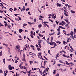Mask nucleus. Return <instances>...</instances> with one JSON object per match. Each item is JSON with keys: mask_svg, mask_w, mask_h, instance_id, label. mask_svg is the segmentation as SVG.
<instances>
[{"mask_svg": "<svg viewBox=\"0 0 76 76\" xmlns=\"http://www.w3.org/2000/svg\"><path fill=\"white\" fill-rule=\"evenodd\" d=\"M33 35H34V36L35 35V32H34V33H33Z\"/></svg>", "mask_w": 76, "mask_h": 76, "instance_id": "obj_62", "label": "nucleus"}, {"mask_svg": "<svg viewBox=\"0 0 76 76\" xmlns=\"http://www.w3.org/2000/svg\"><path fill=\"white\" fill-rule=\"evenodd\" d=\"M76 37V35H74L73 37H72L73 39H74V38Z\"/></svg>", "mask_w": 76, "mask_h": 76, "instance_id": "obj_43", "label": "nucleus"}, {"mask_svg": "<svg viewBox=\"0 0 76 76\" xmlns=\"http://www.w3.org/2000/svg\"><path fill=\"white\" fill-rule=\"evenodd\" d=\"M55 22L56 23V24H57V25H58V23H59V21L58 22H57V21H55Z\"/></svg>", "mask_w": 76, "mask_h": 76, "instance_id": "obj_23", "label": "nucleus"}, {"mask_svg": "<svg viewBox=\"0 0 76 76\" xmlns=\"http://www.w3.org/2000/svg\"><path fill=\"white\" fill-rule=\"evenodd\" d=\"M38 43L39 44H41V42L40 41H39V40H38Z\"/></svg>", "mask_w": 76, "mask_h": 76, "instance_id": "obj_44", "label": "nucleus"}, {"mask_svg": "<svg viewBox=\"0 0 76 76\" xmlns=\"http://www.w3.org/2000/svg\"><path fill=\"white\" fill-rule=\"evenodd\" d=\"M4 15H5V16H6V17H7V18H8V19H10V20H11V21H12V22H14V21H13V20L12 19H10V18H9V17L7 16L6 15H4Z\"/></svg>", "mask_w": 76, "mask_h": 76, "instance_id": "obj_6", "label": "nucleus"}, {"mask_svg": "<svg viewBox=\"0 0 76 76\" xmlns=\"http://www.w3.org/2000/svg\"><path fill=\"white\" fill-rule=\"evenodd\" d=\"M57 30L58 31L60 32V28H58V29H57Z\"/></svg>", "mask_w": 76, "mask_h": 76, "instance_id": "obj_19", "label": "nucleus"}, {"mask_svg": "<svg viewBox=\"0 0 76 76\" xmlns=\"http://www.w3.org/2000/svg\"><path fill=\"white\" fill-rule=\"evenodd\" d=\"M28 15H31V13L30 12H28Z\"/></svg>", "mask_w": 76, "mask_h": 76, "instance_id": "obj_34", "label": "nucleus"}, {"mask_svg": "<svg viewBox=\"0 0 76 76\" xmlns=\"http://www.w3.org/2000/svg\"><path fill=\"white\" fill-rule=\"evenodd\" d=\"M60 34V31H58V33L57 34L58 35H59Z\"/></svg>", "mask_w": 76, "mask_h": 76, "instance_id": "obj_32", "label": "nucleus"}, {"mask_svg": "<svg viewBox=\"0 0 76 76\" xmlns=\"http://www.w3.org/2000/svg\"><path fill=\"white\" fill-rule=\"evenodd\" d=\"M61 22L63 24H66V22H64L63 21H62Z\"/></svg>", "mask_w": 76, "mask_h": 76, "instance_id": "obj_29", "label": "nucleus"}, {"mask_svg": "<svg viewBox=\"0 0 76 76\" xmlns=\"http://www.w3.org/2000/svg\"><path fill=\"white\" fill-rule=\"evenodd\" d=\"M55 34V33H53L52 34H49V35H50V36H51V35H54V34Z\"/></svg>", "mask_w": 76, "mask_h": 76, "instance_id": "obj_12", "label": "nucleus"}, {"mask_svg": "<svg viewBox=\"0 0 76 76\" xmlns=\"http://www.w3.org/2000/svg\"><path fill=\"white\" fill-rule=\"evenodd\" d=\"M27 22L28 23V24H29V25H32V23L28 22Z\"/></svg>", "mask_w": 76, "mask_h": 76, "instance_id": "obj_31", "label": "nucleus"}, {"mask_svg": "<svg viewBox=\"0 0 76 76\" xmlns=\"http://www.w3.org/2000/svg\"><path fill=\"white\" fill-rule=\"evenodd\" d=\"M30 47H33L34 48V46L32 45H31Z\"/></svg>", "mask_w": 76, "mask_h": 76, "instance_id": "obj_51", "label": "nucleus"}, {"mask_svg": "<svg viewBox=\"0 0 76 76\" xmlns=\"http://www.w3.org/2000/svg\"><path fill=\"white\" fill-rule=\"evenodd\" d=\"M8 67L10 70H12V66H11V65H9Z\"/></svg>", "mask_w": 76, "mask_h": 76, "instance_id": "obj_5", "label": "nucleus"}, {"mask_svg": "<svg viewBox=\"0 0 76 76\" xmlns=\"http://www.w3.org/2000/svg\"><path fill=\"white\" fill-rule=\"evenodd\" d=\"M3 62L4 63V64H5V58H4L3 60Z\"/></svg>", "mask_w": 76, "mask_h": 76, "instance_id": "obj_25", "label": "nucleus"}, {"mask_svg": "<svg viewBox=\"0 0 76 76\" xmlns=\"http://www.w3.org/2000/svg\"><path fill=\"white\" fill-rule=\"evenodd\" d=\"M66 64L68 65V66H70V64H72V65H74V64H73V63L72 62H71L70 63L67 64Z\"/></svg>", "mask_w": 76, "mask_h": 76, "instance_id": "obj_4", "label": "nucleus"}, {"mask_svg": "<svg viewBox=\"0 0 76 76\" xmlns=\"http://www.w3.org/2000/svg\"><path fill=\"white\" fill-rule=\"evenodd\" d=\"M65 63H66V64H68L69 63H68V62L67 61H66Z\"/></svg>", "mask_w": 76, "mask_h": 76, "instance_id": "obj_55", "label": "nucleus"}, {"mask_svg": "<svg viewBox=\"0 0 76 76\" xmlns=\"http://www.w3.org/2000/svg\"><path fill=\"white\" fill-rule=\"evenodd\" d=\"M56 70H53V74H56Z\"/></svg>", "mask_w": 76, "mask_h": 76, "instance_id": "obj_15", "label": "nucleus"}, {"mask_svg": "<svg viewBox=\"0 0 76 76\" xmlns=\"http://www.w3.org/2000/svg\"><path fill=\"white\" fill-rule=\"evenodd\" d=\"M30 37H31V38H34V36L31 34L30 35Z\"/></svg>", "mask_w": 76, "mask_h": 76, "instance_id": "obj_40", "label": "nucleus"}, {"mask_svg": "<svg viewBox=\"0 0 76 76\" xmlns=\"http://www.w3.org/2000/svg\"><path fill=\"white\" fill-rule=\"evenodd\" d=\"M46 72H47V71H46L45 70H44V71L42 73L43 74H44V73H46Z\"/></svg>", "mask_w": 76, "mask_h": 76, "instance_id": "obj_14", "label": "nucleus"}, {"mask_svg": "<svg viewBox=\"0 0 76 76\" xmlns=\"http://www.w3.org/2000/svg\"><path fill=\"white\" fill-rule=\"evenodd\" d=\"M43 23H48V22L44 21L43 22Z\"/></svg>", "mask_w": 76, "mask_h": 76, "instance_id": "obj_35", "label": "nucleus"}, {"mask_svg": "<svg viewBox=\"0 0 76 76\" xmlns=\"http://www.w3.org/2000/svg\"><path fill=\"white\" fill-rule=\"evenodd\" d=\"M68 8H69V7H72V6L69 5L68 6Z\"/></svg>", "mask_w": 76, "mask_h": 76, "instance_id": "obj_38", "label": "nucleus"}, {"mask_svg": "<svg viewBox=\"0 0 76 76\" xmlns=\"http://www.w3.org/2000/svg\"><path fill=\"white\" fill-rule=\"evenodd\" d=\"M56 15H55V16L53 18L54 19H56Z\"/></svg>", "mask_w": 76, "mask_h": 76, "instance_id": "obj_58", "label": "nucleus"}, {"mask_svg": "<svg viewBox=\"0 0 76 76\" xmlns=\"http://www.w3.org/2000/svg\"><path fill=\"white\" fill-rule=\"evenodd\" d=\"M47 63V61H44V67L43 68H45V63Z\"/></svg>", "mask_w": 76, "mask_h": 76, "instance_id": "obj_3", "label": "nucleus"}, {"mask_svg": "<svg viewBox=\"0 0 76 76\" xmlns=\"http://www.w3.org/2000/svg\"><path fill=\"white\" fill-rule=\"evenodd\" d=\"M25 60V58H24L22 59L23 61H24Z\"/></svg>", "mask_w": 76, "mask_h": 76, "instance_id": "obj_50", "label": "nucleus"}, {"mask_svg": "<svg viewBox=\"0 0 76 76\" xmlns=\"http://www.w3.org/2000/svg\"><path fill=\"white\" fill-rule=\"evenodd\" d=\"M59 76V74L58 73L56 74V76Z\"/></svg>", "mask_w": 76, "mask_h": 76, "instance_id": "obj_64", "label": "nucleus"}, {"mask_svg": "<svg viewBox=\"0 0 76 76\" xmlns=\"http://www.w3.org/2000/svg\"><path fill=\"white\" fill-rule=\"evenodd\" d=\"M40 56H41V58H40L41 59H42V60H45V59H44L43 58H42V56L41 55Z\"/></svg>", "mask_w": 76, "mask_h": 76, "instance_id": "obj_22", "label": "nucleus"}, {"mask_svg": "<svg viewBox=\"0 0 76 76\" xmlns=\"http://www.w3.org/2000/svg\"><path fill=\"white\" fill-rule=\"evenodd\" d=\"M59 62H60V63H63V62L61 60L59 61Z\"/></svg>", "mask_w": 76, "mask_h": 76, "instance_id": "obj_48", "label": "nucleus"}, {"mask_svg": "<svg viewBox=\"0 0 76 76\" xmlns=\"http://www.w3.org/2000/svg\"><path fill=\"white\" fill-rule=\"evenodd\" d=\"M64 14L65 16H68V12H67V11H66V10H64Z\"/></svg>", "mask_w": 76, "mask_h": 76, "instance_id": "obj_1", "label": "nucleus"}, {"mask_svg": "<svg viewBox=\"0 0 76 76\" xmlns=\"http://www.w3.org/2000/svg\"><path fill=\"white\" fill-rule=\"evenodd\" d=\"M38 45H39L40 48H41L42 47H41V45L40 44H38Z\"/></svg>", "mask_w": 76, "mask_h": 76, "instance_id": "obj_36", "label": "nucleus"}, {"mask_svg": "<svg viewBox=\"0 0 76 76\" xmlns=\"http://www.w3.org/2000/svg\"><path fill=\"white\" fill-rule=\"evenodd\" d=\"M66 42H65V41H63V44L64 45H65L66 44Z\"/></svg>", "mask_w": 76, "mask_h": 76, "instance_id": "obj_24", "label": "nucleus"}, {"mask_svg": "<svg viewBox=\"0 0 76 76\" xmlns=\"http://www.w3.org/2000/svg\"><path fill=\"white\" fill-rule=\"evenodd\" d=\"M37 50H38L39 51V50H40V48H37Z\"/></svg>", "mask_w": 76, "mask_h": 76, "instance_id": "obj_59", "label": "nucleus"}, {"mask_svg": "<svg viewBox=\"0 0 76 76\" xmlns=\"http://www.w3.org/2000/svg\"><path fill=\"white\" fill-rule=\"evenodd\" d=\"M69 26V24H67L65 25V26L66 27H67V26Z\"/></svg>", "mask_w": 76, "mask_h": 76, "instance_id": "obj_54", "label": "nucleus"}, {"mask_svg": "<svg viewBox=\"0 0 76 76\" xmlns=\"http://www.w3.org/2000/svg\"><path fill=\"white\" fill-rule=\"evenodd\" d=\"M36 47H37V48H38V45H36Z\"/></svg>", "mask_w": 76, "mask_h": 76, "instance_id": "obj_60", "label": "nucleus"}, {"mask_svg": "<svg viewBox=\"0 0 76 76\" xmlns=\"http://www.w3.org/2000/svg\"><path fill=\"white\" fill-rule=\"evenodd\" d=\"M42 26V25L41 24H39L38 25V27L39 28H41Z\"/></svg>", "mask_w": 76, "mask_h": 76, "instance_id": "obj_16", "label": "nucleus"}, {"mask_svg": "<svg viewBox=\"0 0 76 76\" xmlns=\"http://www.w3.org/2000/svg\"><path fill=\"white\" fill-rule=\"evenodd\" d=\"M6 71L4 72V76H6V75H7V74L6 73Z\"/></svg>", "mask_w": 76, "mask_h": 76, "instance_id": "obj_30", "label": "nucleus"}, {"mask_svg": "<svg viewBox=\"0 0 76 76\" xmlns=\"http://www.w3.org/2000/svg\"><path fill=\"white\" fill-rule=\"evenodd\" d=\"M45 70L47 72H48V69L47 68H46Z\"/></svg>", "mask_w": 76, "mask_h": 76, "instance_id": "obj_52", "label": "nucleus"}, {"mask_svg": "<svg viewBox=\"0 0 76 76\" xmlns=\"http://www.w3.org/2000/svg\"><path fill=\"white\" fill-rule=\"evenodd\" d=\"M7 26L9 29H11V28H10V26L7 25Z\"/></svg>", "mask_w": 76, "mask_h": 76, "instance_id": "obj_47", "label": "nucleus"}, {"mask_svg": "<svg viewBox=\"0 0 76 76\" xmlns=\"http://www.w3.org/2000/svg\"><path fill=\"white\" fill-rule=\"evenodd\" d=\"M73 31H71L70 32V35H73Z\"/></svg>", "mask_w": 76, "mask_h": 76, "instance_id": "obj_27", "label": "nucleus"}, {"mask_svg": "<svg viewBox=\"0 0 76 76\" xmlns=\"http://www.w3.org/2000/svg\"><path fill=\"white\" fill-rule=\"evenodd\" d=\"M19 32L20 33H22V29H20L19 30Z\"/></svg>", "mask_w": 76, "mask_h": 76, "instance_id": "obj_11", "label": "nucleus"}, {"mask_svg": "<svg viewBox=\"0 0 76 76\" xmlns=\"http://www.w3.org/2000/svg\"><path fill=\"white\" fill-rule=\"evenodd\" d=\"M38 35L39 37H44V35H41V34L39 33L38 34Z\"/></svg>", "mask_w": 76, "mask_h": 76, "instance_id": "obj_8", "label": "nucleus"}, {"mask_svg": "<svg viewBox=\"0 0 76 76\" xmlns=\"http://www.w3.org/2000/svg\"><path fill=\"white\" fill-rule=\"evenodd\" d=\"M16 47L17 50H19V49H20V46H19V45H17Z\"/></svg>", "mask_w": 76, "mask_h": 76, "instance_id": "obj_2", "label": "nucleus"}, {"mask_svg": "<svg viewBox=\"0 0 76 76\" xmlns=\"http://www.w3.org/2000/svg\"><path fill=\"white\" fill-rule=\"evenodd\" d=\"M59 28H61V29H63V27L61 26H59Z\"/></svg>", "mask_w": 76, "mask_h": 76, "instance_id": "obj_39", "label": "nucleus"}, {"mask_svg": "<svg viewBox=\"0 0 76 76\" xmlns=\"http://www.w3.org/2000/svg\"><path fill=\"white\" fill-rule=\"evenodd\" d=\"M64 20H65V21L66 22V23H68V20H67V19L66 20L64 19Z\"/></svg>", "mask_w": 76, "mask_h": 76, "instance_id": "obj_17", "label": "nucleus"}, {"mask_svg": "<svg viewBox=\"0 0 76 76\" xmlns=\"http://www.w3.org/2000/svg\"><path fill=\"white\" fill-rule=\"evenodd\" d=\"M42 39H45V41H46V39H45V37H44H44L43 38H42Z\"/></svg>", "mask_w": 76, "mask_h": 76, "instance_id": "obj_33", "label": "nucleus"}, {"mask_svg": "<svg viewBox=\"0 0 76 76\" xmlns=\"http://www.w3.org/2000/svg\"><path fill=\"white\" fill-rule=\"evenodd\" d=\"M49 20H50V21L51 22H53V23L54 22V21H53V20H52L50 19H49Z\"/></svg>", "mask_w": 76, "mask_h": 76, "instance_id": "obj_21", "label": "nucleus"}, {"mask_svg": "<svg viewBox=\"0 0 76 76\" xmlns=\"http://www.w3.org/2000/svg\"><path fill=\"white\" fill-rule=\"evenodd\" d=\"M63 8L65 9V10H67V8H66V7H63Z\"/></svg>", "mask_w": 76, "mask_h": 76, "instance_id": "obj_37", "label": "nucleus"}, {"mask_svg": "<svg viewBox=\"0 0 76 76\" xmlns=\"http://www.w3.org/2000/svg\"><path fill=\"white\" fill-rule=\"evenodd\" d=\"M43 25H44V26L45 27H46V26H47V24L45 23H44Z\"/></svg>", "mask_w": 76, "mask_h": 76, "instance_id": "obj_20", "label": "nucleus"}, {"mask_svg": "<svg viewBox=\"0 0 76 76\" xmlns=\"http://www.w3.org/2000/svg\"><path fill=\"white\" fill-rule=\"evenodd\" d=\"M34 22H36V19H34Z\"/></svg>", "mask_w": 76, "mask_h": 76, "instance_id": "obj_57", "label": "nucleus"}, {"mask_svg": "<svg viewBox=\"0 0 76 76\" xmlns=\"http://www.w3.org/2000/svg\"><path fill=\"white\" fill-rule=\"evenodd\" d=\"M19 38H22V37L21 36L19 35Z\"/></svg>", "mask_w": 76, "mask_h": 76, "instance_id": "obj_53", "label": "nucleus"}, {"mask_svg": "<svg viewBox=\"0 0 76 76\" xmlns=\"http://www.w3.org/2000/svg\"><path fill=\"white\" fill-rule=\"evenodd\" d=\"M18 51L19 52V53H22V50H21L20 49H18Z\"/></svg>", "mask_w": 76, "mask_h": 76, "instance_id": "obj_7", "label": "nucleus"}, {"mask_svg": "<svg viewBox=\"0 0 76 76\" xmlns=\"http://www.w3.org/2000/svg\"><path fill=\"white\" fill-rule=\"evenodd\" d=\"M74 32H76V28H74Z\"/></svg>", "mask_w": 76, "mask_h": 76, "instance_id": "obj_61", "label": "nucleus"}, {"mask_svg": "<svg viewBox=\"0 0 76 76\" xmlns=\"http://www.w3.org/2000/svg\"><path fill=\"white\" fill-rule=\"evenodd\" d=\"M38 54H39V55L40 56V55H41V53L40 52V53H38Z\"/></svg>", "mask_w": 76, "mask_h": 76, "instance_id": "obj_49", "label": "nucleus"}, {"mask_svg": "<svg viewBox=\"0 0 76 76\" xmlns=\"http://www.w3.org/2000/svg\"><path fill=\"white\" fill-rule=\"evenodd\" d=\"M57 5L59 7H61V5L58 3H57Z\"/></svg>", "mask_w": 76, "mask_h": 76, "instance_id": "obj_9", "label": "nucleus"}, {"mask_svg": "<svg viewBox=\"0 0 76 76\" xmlns=\"http://www.w3.org/2000/svg\"><path fill=\"white\" fill-rule=\"evenodd\" d=\"M71 12L72 13H75L76 12L75 11H73L72 10H71Z\"/></svg>", "mask_w": 76, "mask_h": 76, "instance_id": "obj_10", "label": "nucleus"}, {"mask_svg": "<svg viewBox=\"0 0 76 76\" xmlns=\"http://www.w3.org/2000/svg\"><path fill=\"white\" fill-rule=\"evenodd\" d=\"M44 58H45V60H48V59L46 57H45V56H44L43 57Z\"/></svg>", "mask_w": 76, "mask_h": 76, "instance_id": "obj_18", "label": "nucleus"}, {"mask_svg": "<svg viewBox=\"0 0 76 76\" xmlns=\"http://www.w3.org/2000/svg\"><path fill=\"white\" fill-rule=\"evenodd\" d=\"M3 53L2 52V50L1 51V52H0V56H2V54Z\"/></svg>", "mask_w": 76, "mask_h": 76, "instance_id": "obj_13", "label": "nucleus"}, {"mask_svg": "<svg viewBox=\"0 0 76 76\" xmlns=\"http://www.w3.org/2000/svg\"><path fill=\"white\" fill-rule=\"evenodd\" d=\"M70 48L72 50H73V48H72V46H70Z\"/></svg>", "mask_w": 76, "mask_h": 76, "instance_id": "obj_56", "label": "nucleus"}, {"mask_svg": "<svg viewBox=\"0 0 76 76\" xmlns=\"http://www.w3.org/2000/svg\"><path fill=\"white\" fill-rule=\"evenodd\" d=\"M56 46H57V44H56V43H55L54 47H56Z\"/></svg>", "mask_w": 76, "mask_h": 76, "instance_id": "obj_46", "label": "nucleus"}, {"mask_svg": "<svg viewBox=\"0 0 76 76\" xmlns=\"http://www.w3.org/2000/svg\"><path fill=\"white\" fill-rule=\"evenodd\" d=\"M69 56H67L66 55L65 56V57H66L67 58H69Z\"/></svg>", "mask_w": 76, "mask_h": 76, "instance_id": "obj_41", "label": "nucleus"}, {"mask_svg": "<svg viewBox=\"0 0 76 76\" xmlns=\"http://www.w3.org/2000/svg\"><path fill=\"white\" fill-rule=\"evenodd\" d=\"M29 10V8H27L26 9V11H28V10Z\"/></svg>", "mask_w": 76, "mask_h": 76, "instance_id": "obj_42", "label": "nucleus"}, {"mask_svg": "<svg viewBox=\"0 0 76 76\" xmlns=\"http://www.w3.org/2000/svg\"><path fill=\"white\" fill-rule=\"evenodd\" d=\"M0 73H3V71H2V70H1V69L0 70Z\"/></svg>", "mask_w": 76, "mask_h": 76, "instance_id": "obj_45", "label": "nucleus"}, {"mask_svg": "<svg viewBox=\"0 0 76 76\" xmlns=\"http://www.w3.org/2000/svg\"><path fill=\"white\" fill-rule=\"evenodd\" d=\"M48 53H49V54H50V55H51V53H50V50H48Z\"/></svg>", "mask_w": 76, "mask_h": 76, "instance_id": "obj_26", "label": "nucleus"}, {"mask_svg": "<svg viewBox=\"0 0 76 76\" xmlns=\"http://www.w3.org/2000/svg\"><path fill=\"white\" fill-rule=\"evenodd\" d=\"M39 30L37 31H36V33H37V34H38V32H39Z\"/></svg>", "mask_w": 76, "mask_h": 76, "instance_id": "obj_63", "label": "nucleus"}, {"mask_svg": "<svg viewBox=\"0 0 76 76\" xmlns=\"http://www.w3.org/2000/svg\"><path fill=\"white\" fill-rule=\"evenodd\" d=\"M53 37H52L51 38L50 41H53Z\"/></svg>", "mask_w": 76, "mask_h": 76, "instance_id": "obj_28", "label": "nucleus"}]
</instances>
